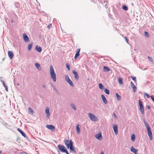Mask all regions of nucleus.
<instances>
[{
	"label": "nucleus",
	"instance_id": "obj_1",
	"mask_svg": "<svg viewBox=\"0 0 154 154\" xmlns=\"http://www.w3.org/2000/svg\"><path fill=\"white\" fill-rule=\"evenodd\" d=\"M50 74L52 79L54 82H55L56 80V75L54 71L53 67L52 65H50Z\"/></svg>",
	"mask_w": 154,
	"mask_h": 154
},
{
	"label": "nucleus",
	"instance_id": "obj_2",
	"mask_svg": "<svg viewBox=\"0 0 154 154\" xmlns=\"http://www.w3.org/2000/svg\"><path fill=\"white\" fill-rule=\"evenodd\" d=\"M57 147L61 152L65 153L66 154H69L67 151V148L64 146L59 144L58 145Z\"/></svg>",
	"mask_w": 154,
	"mask_h": 154
},
{
	"label": "nucleus",
	"instance_id": "obj_3",
	"mask_svg": "<svg viewBox=\"0 0 154 154\" xmlns=\"http://www.w3.org/2000/svg\"><path fill=\"white\" fill-rule=\"evenodd\" d=\"M139 110L141 112L142 114L144 113V107L142 104V102L140 100H139Z\"/></svg>",
	"mask_w": 154,
	"mask_h": 154
},
{
	"label": "nucleus",
	"instance_id": "obj_4",
	"mask_svg": "<svg viewBox=\"0 0 154 154\" xmlns=\"http://www.w3.org/2000/svg\"><path fill=\"white\" fill-rule=\"evenodd\" d=\"M88 115L89 118L92 121L94 122L97 121V117L96 116H95L94 114L91 113H89Z\"/></svg>",
	"mask_w": 154,
	"mask_h": 154
},
{
	"label": "nucleus",
	"instance_id": "obj_5",
	"mask_svg": "<svg viewBox=\"0 0 154 154\" xmlns=\"http://www.w3.org/2000/svg\"><path fill=\"white\" fill-rule=\"evenodd\" d=\"M65 79L66 82L68 83L71 87H73L74 86L72 81L70 79L69 76L67 75H65Z\"/></svg>",
	"mask_w": 154,
	"mask_h": 154
},
{
	"label": "nucleus",
	"instance_id": "obj_6",
	"mask_svg": "<svg viewBox=\"0 0 154 154\" xmlns=\"http://www.w3.org/2000/svg\"><path fill=\"white\" fill-rule=\"evenodd\" d=\"M63 141L65 145L68 149H69V147L73 143L72 141L71 140H69L65 139Z\"/></svg>",
	"mask_w": 154,
	"mask_h": 154
},
{
	"label": "nucleus",
	"instance_id": "obj_7",
	"mask_svg": "<svg viewBox=\"0 0 154 154\" xmlns=\"http://www.w3.org/2000/svg\"><path fill=\"white\" fill-rule=\"evenodd\" d=\"M147 130L149 138L150 140H152V134L150 128H148V129H147Z\"/></svg>",
	"mask_w": 154,
	"mask_h": 154
},
{
	"label": "nucleus",
	"instance_id": "obj_8",
	"mask_svg": "<svg viewBox=\"0 0 154 154\" xmlns=\"http://www.w3.org/2000/svg\"><path fill=\"white\" fill-rule=\"evenodd\" d=\"M23 40L25 42L27 43L29 42V38L26 33H23Z\"/></svg>",
	"mask_w": 154,
	"mask_h": 154
},
{
	"label": "nucleus",
	"instance_id": "obj_9",
	"mask_svg": "<svg viewBox=\"0 0 154 154\" xmlns=\"http://www.w3.org/2000/svg\"><path fill=\"white\" fill-rule=\"evenodd\" d=\"M46 127L48 129L51 130L52 131H54L55 130V127L52 125H47Z\"/></svg>",
	"mask_w": 154,
	"mask_h": 154
},
{
	"label": "nucleus",
	"instance_id": "obj_10",
	"mask_svg": "<svg viewBox=\"0 0 154 154\" xmlns=\"http://www.w3.org/2000/svg\"><path fill=\"white\" fill-rule=\"evenodd\" d=\"M72 73L75 75V78L76 80H78L79 79L78 73L74 70L72 71Z\"/></svg>",
	"mask_w": 154,
	"mask_h": 154
},
{
	"label": "nucleus",
	"instance_id": "obj_11",
	"mask_svg": "<svg viewBox=\"0 0 154 154\" xmlns=\"http://www.w3.org/2000/svg\"><path fill=\"white\" fill-rule=\"evenodd\" d=\"M80 49H77L75 54L74 57V58L75 60H76L78 57L80 55Z\"/></svg>",
	"mask_w": 154,
	"mask_h": 154
},
{
	"label": "nucleus",
	"instance_id": "obj_12",
	"mask_svg": "<svg viewBox=\"0 0 154 154\" xmlns=\"http://www.w3.org/2000/svg\"><path fill=\"white\" fill-rule=\"evenodd\" d=\"M95 137L96 139L99 140H101L102 139V137L101 133H98L96 134L95 136Z\"/></svg>",
	"mask_w": 154,
	"mask_h": 154
},
{
	"label": "nucleus",
	"instance_id": "obj_13",
	"mask_svg": "<svg viewBox=\"0 0 154 154\" xmlns=\"http://www.w3.org/2000/svg\"><path fill=\"white\" fill-rule=\"evenodd\" d=\"M73 143L71 144V145L69 147V149L70 151L73 152L75 153H76L75 149L74 146H73Z\"/></svg>",
	"mask_w": 154,
	"mask_h": 154
},
{
	"label": "nucleus",
	"instance_id": "obj_14",
	"mask_svg": "<svg viewBox=\"0 0 154 154\" xmlns=\"http://www.w3.org/2000/svg\"><path fill=\"white\" fill-rule=\"evenodd\" d=\"M8 54L9 58L11 59H12L14 57V54L13 52L11 51H8Z\"/></svg>",
	"mask_w": 154,
	"mask_h": 154
},
{
	"label": "nucleus",
	"instance_id": "obj_15",
	"mask_svg": "<svg viewBox=\"0 0 154 154\" xmlns=\"http://www.w3.org/2000/svg\"><path fill=\"white\" fill-rule=\"evenodd\" d=\"M113 129L115 134L116 135L118 134V127L117 125L115 124L114 126L113 127Z\"/></svg>",
	"mask_w": 154,
	"mask_h": 154
},
{
	"label": "nucleus",
	"instance_id": "obj_16",
	"mask_svg": "<svg viewBox=\"0 0 154 154\" xmlns=\"http://www.w3.org/2000/svg\"><path fill=\"white\" fill-rule=\"evenodd\" d=\"M131 86L133 88L134 92H135L137 91V87L135 85L134 83L132 82H131Z\"/></svg>",
	"mask_w": 154,
	"mask_h": 154
},
{
	"label": "nucleus",
	"instance_id": "obj_17",
	"mask_svg": "<svg viewBox=\"0 0 154 154\" xmlns=\"http://www.w3.org/2000/svg\"><path fill=\"white\" fill-rule=\"evenodd\" d=\"M101 97L103 103L105 104H107V100L105 96L103 95H102Z\"/></svg>",
	"mask_w": 154,
	"mask_h": 154
},
{
	"label": "nucleus",
	"instance_id": "obj_18",
	"mask_svg": "<svg viewBox=\"0 0 154 154\" xmlns=\"http://www.w3.org/2000/svg\"><path fill=\"white\" fill-rule=\"evenodd\" d=\"M130 150L131 152L134 153V154H137V150L134 148L133 146H132L130 149Z\"/></svg>",
	"mask_w": 154,
	"mask_h": 154
},
{
	"label": "nucleus",
	"instance_id": "obj_19",
	"mask_svg": "<svg viewBox=\"0 0 154 154\" xmlns=\"http://www.w3.org/2000/svg\"><path fill=\"white\" fill-rule=\"evenodd\" d=\"M143 122H144V124L146 127V128L147 129H148V128H150V127L149 125L148 124L147 122L145 121V119H143Z\"/></svg>",
	"mask_w": 154,
	"mask_h": 154
},
{
	"label": "nucleus",
	"instance_id": "obj_20",
	"mask_svg": "<svg viewBox=\"0 0 154 154\" xmlns=\"http://www.w3.org/2000/svg\"><path fill=\"white\" fill-rule=\"evenodd\" d=\"M18 131L20 132L21 134L24 137H26V134L25 133L23 132L20 129L18 128L17 129Z\"/></svg>",
	"mask_w": 154,
	"mask_h": 154
},
{
	"label": "nucleus",
	"instance_id": "obj_21",
	"mask_svg": "<svg viewBox=\"0 0 154 154\" xmlns=\"http://www.w3.org/2000/svg\"><path fill=\"white\" fill-rule=\"evenodd\" d=\"M79 124L77 125L76 126V129L77 131V133L78 134H79L80 133V130L79 127Z\"/></svg>",
	"mask_w": 154,
	"mask_h": 154
},
{
	"label": "nucleus",
	"instance_id": "obj_22",
	"mask_svg": "<svg viewBox=\"0 0 154 154\" xmlns=\"http://www.w3.org/2000/svg\"><path fill=\"white\" fill-rule=\"evenodd\" d=\"M45 113L47 114L48 117L49 118V116H50V112L49 109L48 107L46 108L45 110Z\"/></svg>",
	"mask_w": 154,
	"mask_h": 154
},
{
	"label": "nucleus",
	"instance_id": "obj_23",
	"mask_svg": "<svg viewBox=\"0 0 154 154\" xmlns=\"http://www.w3.org/2000/svg\"><path fill=\"white\" fill-rule=\"evenodd\" d=\"M110 70V68L106 66H104L103 67V71L105 72H107Z\"/></svg>",
	"mask_w": 154,
	"mask_h": 154
},
{
	"label": "nucleus",
	"instance_id": "obj_24",
	"mask_svg": "<svg viewBox=\"0 0 154 154\" xmlns=\"http://www.w3.org/2000/svg\"><path fill=\"white\" fill-rule=\"evenodd\" d=\"M35 65L37 68L38 70H40L41 69V68H40V65L39 63H35Z\"/></svg>",
	"mask_w": 154,
	"mask_h": 154
},
{
	"label": "nucleus",
	"instance_id": "obj_25",
	"mask_svg": "<svg viewBox=\"0 0 154 154\" xmlns=\"http://www.w3.org/2000/svg\"><path fill=\"white\" fill-rule=\"evenodd\" d=\"M135 134H132L131 136V140L132 142H134L135 141Z\"/></svg>",
	"mask_w": 154,
	"mask_h": 154
},
{
	"label": "nucleus",
	"instance_id": "obj_26",
	"mask_svg": "<svg viewBox=\"0 0 154 154\" xmlns=\"http://www.w3.org/2000/svg\"><path fill=\"white\" fill-rule=\"evenodd\" d=\"M144 36L146 38H149L150 36V35L149 34L148 32L146 31L144 32Z\"/></svg>",
	"mask_w": 154,
	"mask_h": 154
},
{
	"label": "nucleus",
	"instance_id": "obj_27",
	"mask_svg": "<svg viewBox=\"0 0 154 154\" xmlns=\"http://www.w3.org/2000/svg\"><path fill=\"white\" fill-rule=\"evenodd\" d=\"M116 96L117 97V100H120L121 99V96L119 95L118 93H116Z\"/></svg>",
	"mask_w": 154,
	"mask_h": 154
},
{
	"label": "nucleus",
	"instance_id": "obj_28",
	"mask_svg": "<svg viewBox=\"0 0 154 154\" xmlns=\"http://www.w3.org/2000/svg\"><path fill=\"white\" fill-rule=\"evenodd\" d=\"M122 9L125 11H126L128 10V7L126 5H123L122 6Z\"/></svg>",
	"mask_w": 154,
	"mask_h": 154
},
{
	"label": "nucleus",
	"instance_id": "obj_29",
	"mask_svg": "<svg viewBox=\"0 0 154 154\" xmlns=\"http://www.w3.org/2000/svg\"><path fill=\"white\" fill-rule=\"evenodd\" d=\"M70 106L72 107V109H73L74 110H76V108L74 104L73 103H71L70 104Z\"/></svg>",
	"mask_w": 154,
	"mask_h": 154
},
{
	"label": "nucleus",
	"instance_id": "obj_30",
	"mask_svg": "<svg viewBox=\"0 0 154 154\" xmlns=\"http://www.w3.org/2000/svg\"><path fill=\"white\" fill-rule=\"evenodd\" d=\"M98 85L99 88L101 89H103L104 88L103 85L101 83H99Z\"/></svg>",
	"mask_w": 154,
	"mask_h": 154
},
{
	"label": "nucleus",
	"instance_id": "obj_31",
	"mask_svg": "<svg viewBox=\"0 0 154 154\" xmlns=\"http://www.w3.org/2000/svg\"><path fill=\"white\" fill-rule=\"evenodd\" d=\"M104 92L106 94H109V90L107 88H105L104 89Z\"/></svg>",
	"mask_w": 154,
	"mask_h": 154
},
{
	"label": "nucleus",
	"instance_id": "obj_32",
	"mask_svg": "<svg viewBox=\"0 0 154 154\" xmlns=\"http://www.w3.org/2000/svg\"><path fill=\"white\" fill-rule=\"evenodd\" d=\"M118 81H119V83L120 84L122 85L123 84L122 79V78H119L118 79Z\"/></svg>",
	"mask_w": 154,
	"mask_h": 154
},
{
	"label": "nucleus",
	"instance_id": "obj_33",
	"mask_svg": "<svg viewBox=\"0 0 154 154\" xmlns=\"http://www.w3.org/2000/svg\"><path fill=\"white\" fill-rule=\"evenodd\" d=\"M66 68L68 70H69L70 69V65L68 63H66Z\"/></svg>",
	"mask_w": 154,
	"mask_h": 154
},
{
	"label": "nucleus",
	"instance_id": "obj_34",
	"mask_svg": "<svg viewBox=\"0 0 154 154\" xmlns=\"http://www.w3.org/2000/svg\"><path fill=\"white\" fill-rule=\"evenodd\" d=\"M0 81H1V82H2V84L3 85V86H4V87H5V86H7L6 85V84H5V82L3 80H2L1 79H0Z\"/></svg>",
	"mask_w": 154,
	"mask_h": 154
},
{
	"label": "nucleus",
	"instance_id": "obj_35",
	"mask_svg": "<svg viewBox=\"0 0 154 154\" xmlns=\"http://www.w3.org/2000/svg\"><path fill=\"white\" fill-rule=\"evenodd\" d=\"M15 5L16 7L17 8H18L19 7V4L18 2H15Z\"/></svg>",
	"mask_w": 154,
	"mask_h": 154
},
{
	"label": "nucleus",
	"instance_id": "obj_36",
	"mask_svg": "<svg viewBox=\"0 0 154 154\" xmlns=\"http://www.w3.org/2000/svg\"><path fill=\"white\" fill-rule=\"evenodd\" d=\"M29 111L31 113H33V111L32 109L30 107H29L28 108Z\"/></svg>",
	"mask_w": 154,
	"mask_h": 154
},
{
	"label": "nucleus",
	"instance_id": "obj_37",
	"mask_svg": "<svg viewBox=\"0 0 154 154\" xmlns=\"http://www.w3.org/2000/svg\"><path fill=\"white\" fill-rule=\"evenodd\" d=\"M131 78H132V79L133 80H134V81L135 82H136V81H137L136 78L135 77L132 76Z\"/></svg>",
	"mask_w": 154,
	"mask_h": 154
},
{
	"label": "nucleus",
	"instance_id": "obj_38",
	"mask_svg": "<svg viewBox=\"0 0 154 154\" xmlns=\"http://www.w3.org/2000/svg\"><path fill=\"white\" fill-rule=\"evenodd\" d=\"M32 43L29 44L28 46V48H32Z\"/></svg>",
	"mask_w": 154,
	"mask_h": 154
},
{
	"label": "nucleus",
	"instance_id": "obj_39",
	"mask_svg": "<svg viewBox=\"0 0 154 154\" xmlns=\"http://www.w3.org/2000/svg\"><path fill=\"white\" fill-rule=\"evenodd\" d=\"M144 96H146L147 98H148L149 97V95L147 93H144Z\"/></svg>",
	"mask_w": 154,
	"mask_h": 154
},
{
	"label": "nucleus",
	"instance_id": "obj_40",
	"mask_svg": "<svg viewBox=\"0 0 154 154\" xmlns=\"http://www.w3.org/2000/svg\"><path fill=\"white\" fill-rule=\"evenodd\" d=\"M35 50L38 52H41L42 51V49H35Z\"/></svg>",
	"mask_w": 154,
	"mask_h": 154
},
{
	"label": "nucleus",
	"instance_id": "obj_41",
	"mask_svg": "<svg viewBox=\"0 0 154 154\" xmlns=\"http://www.w3.org/2000/svg\"><path fill=\"white\" fill-rule=\"evenodd\" d=\"M148 58L149 59V60L151 61H152V57H148Z\"/></svg>",
	"mask_w": 154,
	"mask_h": 154
},
{
	"label": "nucleus",
	"instance_id": "obj_42",
	"mask_svg": "<svg viewBox=\"0 0 154 154\" xmlns=\"http://www.w3.org/2000/svg\"><path fill=\"white\" fill-rule=\"evenodd\" d=\"M150 97H151V99L154 102V96H150Z\"/></svg>",
	"mask_w": 154,
	"mask_h": 154
},
{
	"label": "nucleus",
	"instance_id": "obj_43",
	"mask_svg": "<svg viewBox=\"0 0 154 154\" xmlns=\"http://www.w3.org/2000/svg\"><path fill=\"white\" fill-rule=\"evenodd\" d=\"M51 27V24H49L47 26V27L49 29H50Z\"/></svg>",
	"mask_w": 154,
	"mask_h": 154
},
{
	"label": "nucleus",
	"instance_id": "obj_44",
	"mask_svg": "<svg viewBox=\"0 0 154 154\" xmlns=\"http://www.w3.org/2000/svg\"><path fill=\"white\" fill-rule=\"evenodd\" d=\"M35 48H42L40 46H39L38 45H36Z\"/></svg>",
	"mask_w": 154,
	"mask_h": 154
},
{
	"label": "nucleus",
	"instance_id": "obj_45",
	"mask_svg": "<svg viewBox=\"0 0 154 154\" xmlns=\"http://www.w3.org/2000/svg\"><path fill=\"white\" fill-rule=\"evenodd\" d=\"M113 115H114V117H115V119H116L117 118V116H116V114L114 113H113Z\"/></svg>",
	"mask_w": 154,
	"mask_h": 154
},
{
	"label": "nucleus",
	"instance_id": "obj_46",
	"mask_svg": "<svg viewBox=\"0 0 154 154\" xmlns=\"http://www.w3.org/2000/svg\"><path fill=\"white\" fill-rule=\"evenodd\" d=\"M5 90H6V91H8V86H5Z\"/></svg>",
	"mask_w": 154,
	"mask_h": 154
},
{
	"label": "nucleus",
	"instance_id": "obj_47",
	"mask_svg": "<svg viewBox=\"0 0 154 154\" xmlns=\"http://www.w3.org/2000/svg\"><path fill=\"white\" fill-rule=\"evenodd\" d=\"M107 2L104 1L103 2V3H102V4H104V5H106L107 4Z\"/></svg>",
	"mask_w": 154,
	"mask_h": 154
},
{
	"label": "nucleus",
	"instance_id": "obj_48",
	"mask_svg": "<svg viewBox=\"0 0 154 154\" xmlns=\"http://www.w3.org/2000/svg\"><path fill=\"white\" fill-rule=\"evenodd\" d=\"M147 109H150V106H149V105H148L147 106Z\"/></svg>",
	"mask_w": 154,
	"mask_h": 154
},
{
	"label": "nucleus",
	"instance_id": "obj_49",
	"mask_svg": "<svg viewBox=\"0 0 154 154\" xmlns=\"http://www.w3.org/2000/svg\"><path fill=\"white\" fill-rule=\"evenodd\" d=\"M125 40H126V41H127V43H128V39H127V38H126V37H125Z\"/></svg>",
	"mask_w": 154,
	"mask_h": 154
},
{
	"label": "nucleus",
	"instance_id": "obj_50",
	"mask_svg": "<svg viewBox=\"0 0 154 154\" xmlns=\"http://www.w3.org/2000/svg\"><path fill=\"white\" fill-rule=\"evenodd\" d=\"M42 87H43V88H45V85H42Z\"/></svg>",
	"mask_w": 154,
	"mask_h": 154
},
{
	"label": "nucleus",
	"instance_id": "obj_51",
	"mask_svg": "<svg viewBox=\"0 0 154 154\" xmlns=\"http://www.w3.org/2000/svg\"><path fill=\"white\" fill-rule=\"evenodd\" d=\"M100 154H103V152H102L100 153Z\"/></svg>",
	"mask_w": 154,
	"mask_h": 154
},
{
	"label": "nucleus",
	"instance_id": "obj_52",
	"mask_svg": "<svg viewBox=\"0 0 154 154\" xmlns=\"http://www.w3.org/2000/svg\"><path fill=\"white\" fill-rule=\"evenodd\" d=\"M2 153V151L1 150H0V154H1Z\"/></svg>",
	"mask_w": 154,
	"mask_h": 154
},
{
	"label": "nucleus",
	"instance_id": "obj_53",
	"mask_svg": "<svg viewBox=\"0 0 154 154\" xmlns=\"http://www.w3.org/2000/svg\"><path fill=\"white\" fill-rule=\"evenodd\" d=\"M137 49H134V51H136V50H137Z\"/></svg>",
	"mask_w": 154,
	"mask_h": 154
},
{
	"label": "nucleus",
	"instance_id": "obj_54",
	"mask_svg": "<svg viewBox=\"0 0 154 154\" xmlns=\"http://www.w3.org/2000/svg\"><path fill=\"white\" fill-rule=\"evenodd\" d=\"M31 49H28L29 51H30Z\"/></svg>",
	"mask_w": 154,
	"mask_h": 154
},
{
	"label": "nucleus",
	"instance_id": "obj_55",
	"mask_svg": "<svg viewBox=\"0 0 154 154\" xmlns=\"http://www.w3.org/2000/svg\"><path fill=\"white\" fill-rule=\"evenodd\" d=\"M11 22H13V20H11Z\"/></svg>",
	"mask_w": 154,
	"mask_h": 154
},
{
	"label": "nucleus",
	"instance_id": "obj_56",
	"mask_svg": "<svg viewBox=\"0 0 154 154\" xmlns=\"http://www.w3.org/2000/svg\"><path fill=\"white\" fill-rule=\"evenodd\" d=\"M54 89L55 90H56V89L55 88H54Z\"/></svg>",
	"mask_w": 154,
	"mask_h": 154
},
{
	"label": "nucleus",
	"instance_id": "obj_57",
	"mask_svg": "<svg viewBox=\"0 0 154 154\" xmlns=\"http://www.w3.org/2000/svg\"><path fill=\"white\" fill-rule=\"evenodd\" d=\"M17 85H19V84H17Z\"/></svg>",
	"mask_w": 154,
	"mask_h": 154
}]
</instances>
